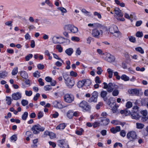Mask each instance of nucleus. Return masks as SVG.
Returning a JSON list of instances; mask_svg holds the SVG:
<instances>
[{"label":"nucleus","instance_id":"obj_63","mask_svg":"<svg viewBox=\"0 0 148 148\" xmlns=\"http://www.w3.org/2000/svg\"><path fill=\"white\" fill-rule=\"evenodd\" d=\"M37 67L39 69H42L44 68V66L41 64H39L38 65Z\"/></svg>","mask_w":148,"mask_h":148},{"label":"nucleus","instance_id":"obj_22","mask_svg":"<svg viewBox=\"0 0 148 148\" xmlns=\"http://www.w3.org/2000/svg\"><path fill=\"white\" fill-rule=\"evenodd\" d=\"M83 81L84 85L86 86H89L91 83V81L88 79H83Z\"/></svg>","mask_w":148,"mask_h":148},{"label":"nucleus","instance_id":"obj_44","mask_svg":"<svg viewBox=\"0 0 148 148\" xmlns=\"http://www.w3.org/2000/svg\"><path fill=\"white\" fill-rule=\"evenodd\" d=\"M40 73L38 71H36L33 73V75L35 77L38 78L40 77Z\"/></svg>","mask_w":148,"mask_h":148},{"label":"nucleus","instance_id":"obj_35","mask_svg":"<svg viewBox=\"0 0 148 148\" xmlns=\"http://www.w3.org/2000/svg\"><path fill=\"white\" fill-rule=\"evenodd\" d=\"M28 115L27 112H26L24 113L22 115V119L23 120H26Z\"/></svg>","mask_w":148,"mask_h":148},{"label":"nucleus","instance_id":"obj_19","mask_svg":"<svg viewBox=\"0 0 148 148\" xmlns=\"http://www.w3.org/2000/svg\"><path fill=\"white\" fill-rule=\"evenodd\" d=\"M73 52V50L72 48H69L66 49L65 51L66 53L68 56H70Z\"/></svg>","mask_w":148,"mask_h":148},{"label":"nucleus","instance_id":"obj_34","mask_svg":"<svg viewBox=\"0 0 148 148\" xmlns=\"http://www.w3.org/2000/svg\"><path fill=\"white\" fill-rule=\"evenodd\" d=\"M7 73L3 71L0 73V78H4L7 75Z\"/></svg>","mask_w":148,"mask_h":148},{"label":"nucleus","instance_id":"obj_28","mask_svg":"<svg viewBox=\"0 0 148 148\" xmlns=\"http://www.w3.org/2000/svg\"><path fill=\"white\" fill-rule=\"evenodd\" d=\"M84 85V84L83 80L81 81H79L77 84V86L79 88L82 87Z\"/></svg>","mask_w":148,"mask_h":148},{"label":"nucleus","instance_id":"obj_16","mask_svg":"<svg viewBox=\"0 0 148 148\" xmlns=\"http://www.w3.org/2000/svg\"><path fill=\"white\" fill-rule=\"evenodd\" d=\"M132 117V119H135L136 120L138 119L140 116L138 114V112H137L134 111L131 114Z\"/></svg>","mask_w":148,"mask_h":148},{"label":"nucleus","instance_id":"obj_38","mask_svg":"<svg viewBox=\"0 0 148 148\" xmlns=\"http://www.w3.org/2000/svg\"><path fill=\"white\" fill-rule=\"evenodd\" d=\"M52 88V87L49 85H46L44 86V90L46 91L50 90Z\"/></svg>","mask_w":148,"mask_h":148},{"label":"nucleus","instance_id":"obj_64","mask_svg":"<svg viewBox=\"0 0 148 148\" xmlns=\"http://www.w3.org/2000/svg\"><path fill=\"white\" fill-rule=\"evenodd\" d=\"M38 81L40 86H43L44 85V83L42 82V79L41 78L38 79Z\"/></svg>","mask_w":148,"mask_h":148},{"label":"nucleus","instance_id":"obj_50","mask_svg":"<svg viewBox=\"0 0 148 148\" xmlns=\"http://www.w3.org/2000/svg\"><path fill=\"white\" fill-rule=\"evenodd\" d=\"M33 57V55L32 54H29L28 55L26 56L25 58V59L26 61H29L30 58H32Z\"/></svg>","mask_w":148,"mask_h":148},{"label":"nucleus","instance_id":"obj_59","mask_svg":"<svg viewBox=\"0 0 148 148\" xmlns=\"http://www.w3.org/2000/svg\"><path fill=\"white\" fill-rule=\"evenodd\" d=\"M120 135L123 137H124L126 135V132L124 130H122L120 133Z\"/></svg>","mask_w":148,"mask_h":148},{"label":"nucleus","instance_id":"obj_56","mask_svg":"<svg viewBox=\"0 0 148 148\" xmlns=\"http://www.w3.org/2000/svg\"><path fill=\"white\" fill-rule=\"evenodd\" d=\"M53 54L54 58L60 60L62 63L64 62L63 60H62L60 58H59L57 54L55 53H53Z\"/></svg>","mask_w":148,"mask_h":148},{"label":"nucleus","instance_id":"obj_29","mask_svg":"<svg viewBox=\"0 0 148 148\" xmlns=\"http://www.w3.org/2000/svg\"><path fill=\"white\" fill-rule=\"evenodd\" d=\"M67 116L69 119H71L73 116V112L71 110H69L67 113Z\"/></svg>","mask_w":148,"mask_h":148},{"label":"nucleus","instance_id":"obj_23","mask_svg":"<svg viewBox=\"0 0 148 148\" xmlns=\"http://www.w3.org/2000/svg\"><path fill=\"white\" fill-rule=\"evenodd\" d=\"M107 71L108 74V77L110 78H111L112 77L113 75V73H114L113 70L111 69L108 68L107 70Z\"/></svg>","mask_w":148,"mask_h":148},{"label":"nucleus","instance_id":"obj_3","mask_svg":"<svg viewBox=\"0 0 148 148\" xmlns=\"http://www.w3.org/2000/svg\"><path fill=\"white\" fill-rule=\"evenodd\" d=\"M103 84L104 86L103 88L107 89V91L110 92H112L114 89H118L119 88V86L114 83H109L107 84L106 82H103Z\"/></svg>","mask_w":148,"mask_h":148},{"label":"nucleus","instance_id":"obj_6","mask_svg":"<svg viewBox=\"0 0 148 148\" xmlns=\"http://www.w3.org/2000/svg\"><path fill=\"white\" fill-rule=\"evenodd\" d=\"M63 76L65 80V83L67 86L69 88H72L75 84L73 79L68 77L67 79H66V78L64 75H63Z\"/></svg>","mask_w":148,"mask_h":148},{"label":"nucleus","instance_id":"obj_30","mask_svg":"<svg viewBox=\"0 0 148 148\" xmlns=\"http://www.w3.org/2000/svg\"><path fill=\"white\" fill-rule=\"evenodd\" d=\"M135 50L137 51H138L141 54L144 53V51L143 49L140 47H138L135 48Z\"/></svg>","mask_w":148,"mask_h":148},{"label":"nucleus","instance_id":"obj_27","mask_svg":"<svg viewBox=\"0 0 148 148\" xmlns=\"http://www.w3.org/2000/svg\"><path fill=\"white\" fill-rule=\"evenodd\" d=\"M130 92L132 94H135L136 95H138L139 93V90L136 89H132L130 90Z\"/></svg>","mask_w":148,"mask_h":148},{"label":"nucleus","instance_id":"obj_11","mask_svg":"<svg viewBox=\"0 0 148 148\" xmlns=\"http://www.w3.org/2000/svg\"><path fill=\"white\" fill-rule=\"evenodd\" d=\"M66 27L69 29L71 32L73 33H76L78 31V28L73 25H69L66 26Z\"/></svg>","mask_w":148,"mask_h":148},{"label":"nucleus","instance_id":"obj_26","mask_svg":"<svg viewBox=\"0 0 148 148\" xmlns=\"http://www.w3.org/2000/svg\"><path fill=\"white\" fill-rule=\"evenodd\" d=\"M6 104L8 105H10L11 103L12 99L11 98L8 96L6 97Z\"/></svg>","mask_w":148,"mask_h":148},{"label":"nucleus","instance_id":"obj_37","mask_svg":"<svg viewBox=\"0 0 148 148\" xmlns=\"http://www.w3.org/2000/svg\"><path fill=\"white\" fill-rule=\"evenodd\" d=\"M56 48L58 50L59 52L60 53H61L62 51L63 48L60 45H57L56 46Z\"/></svg>","mask_w":148,"mask_h":148},{"label":"nucleus","instance_id":"obj_55","mask_svg":"<svg viewBox=\"0 0 148 148\" xmlns=\"http://www.w3.org/2000/svg\"><path fill=\"white\" fill-rule=\"evenodd\" d=\"M45 55L49 57V60H51L52 59V57L50 56V54L48 50L45 51Z\"/></svg>","mask_w":148,"mask_h":148},{"label":"nucleus","instance_id":"obj_54","mask_svg":"<svg viewBox=\"0 0 148 148\" xmlns=\"http://www.w3.org/2000/svg\"><path fill=\"white\" fill-rule=\"evenodd\" d=\"M95 82L96 83L100 84L101 81L100 80V78L98 76H96L95 78Z\"/></svg>","mask_w":148,"mask_h":148},{"label":"nucleus","instance_id":"obj_1","mask_svg":"<svg viewBox=\"0 0 148 148\" xmlns=\"http://www.w3.org/2000/svg\"><path fill=\"white\" fill-rule=\"evenodd\" d=\"M100 28H96L93 29L92 32V35L94 37L98 38L100 35L103 34V31L106 32L108 31V28L106 26L100 24Z\"/></svg>","mask_w":148,"mask_h":148},{"label":"nucleus","instance_id":"obj_53","mask_svg":"<svg viewBox=\"0 0 148 148\" xmlns=\"http://www.w3.org/2000/svg\"><path fill=\"white\" fill-rule=\"evenodd\" d=\"M132 106V103L130 101L127 102L126 105V106L127 108H130Z\"/></svg>","mask_w":148,"mask_h":148},{"label":"nucleus","instance_id":"obj_15","mask_svg":"<svg viewBox=\"0 0 148 148\" xmlns=\"http://www.w3.org/2000/svg\"><path fill=\"white\" fill-rule=\"evenodd\" d=\"M115 14L118 17H122L123 16L121 10L119 8H116L114 9Z\"/></svg>","mask_w":148,"mask_h":148},{"label":"nucleus","instance_id":"obj_42","mask_svg":"<svg viewBox=\"0 0 148 148\" xmlns=\"http://www.w3.org/2000/svg\"><path fill=\"white\" fill-rule=\"evenodd\" d=\"M97 74L99 75H101L103 71L101 68V67H98L97 68Z\"/></svg>","mask_w":148,"mask_h":148},{"label":"nucleus","instance_id":"obj_40","mask_svg":"<svg viewBox=\"0 0 148 148\" xmlns=\"http://www.w3.org/2000/svg\"><path fill=\"white\" fill-rule=\"evenodd\" d=\"M59 145L61 147H62V146L64 145L65 143V141L64 140H59L58 141Z\"/></svg>","mask_w":148,"mask_h":148},{"label":"nucleus","instance_id":"obj_49","mask_svg":"<svg viewBox=\"0 0 148 148\" xmlns=\"http://www.w3.org/2000/svg\"><path fill=\"white\" fill-rule=\"evenodd\" d=\"M17 136L16 135H14L10 138L11 141L14 140V141H15L17 140Z\"/></svg>","mask_w":148,"mask_h":148},{"label":"nucleus","instance_id":"obj_25","mask_svg":"<svg viewBox=\"0 0 148 148\" xmlns=\"http://www.w3.org/2000/svg\"><path fill=\"white\" fill-rule=\"evenodd\" d=\"M121 78L125 81H127L129 80V77L126 75L123 74L121 77Z\"/></svg>","mask_w":148,"mask_h":148},{"label":"nucleus","instance_id":"obj_48","mask_svg":"<svg viewBox=\"0 0 148 148\" xmlns=\"http://www.w3.org/2000/svg\"><path fill=\"white\" fill-rule=\"evenodd\" d=\"M136 36L138 37H141L143 36V34L142 32L138 31L136 33Z\"/></svg>","mask_w":148,"mask_h":148},{"label":"nucleus","instance_id":"obj_20","mask_svg":"<svg viewBox=\"0 0 148 148\" xmlns=\"http://www.w3.org/2000/svg\"><path fill=\"white\" fill-rule=\"evenodd\" d=\"M60 38V37L58 36H54L52 38L53 42L54 44L60 43L58 39Z\"/></svg>","mask_w":148,"mask_h":148},{"label":"nucleus","instance_id":"obj_14","mask_svg":"<svg viewBox=\"0 0 148 148\" xmlns=\"http://www.w3.org/2000/svg\"><path fill=\"white\" fill-rule=\"evenodd\" d=\"M53 106L55 107L61 109L63 108V106L60 102L57 101H55L53 103Z\"/></svg>","mask_w":148,"mask_h":148},{"label":"nucleus","instance_id":"obj_8","mask_svg":"<svg viewBox=\"0 0 148 148\" xmlns=\"http://www.w3.org/2000/svg\"><path fill=\"white\" fill-rule=\"evenodd\" d=\"M79 106L83 110L88 111L90 109L91 107L85 101H83L79 104Z\"/></svg>","mask_w":148,"mask_h":148},{"label":"nucleus","instance_id":"obj_62","mask_svg":"<svg viewBox=\"0 0 148 148\" xmlns=\"http://www.w3.org/2000/svg\"><path fill=\"white\" fill-rule=\"evenodd\" d=\"M102 103L101 102H100L99 103L97 104V105L96 106V108L97 110L99 109L100 108V107L102 106Z\"/></svg>","mask_w":148,"mask_h":148},{"label":"nucleus","instance_id":"obj_13","mask_svg":"<svg viewBox=\"0 0 148 148\" xmlns=\"http://www.w3.org/2000/svg\"><path fill=\"white\" fill-rule=\"evenodd\" d=\"M101 122L102 123H101V125H108L110 122L109 119L105 117L101 118Z\"/></svg>","mask_w":148,"mask_h":148},{"label":"nucleus","instance_id":"obj_51","mask_svg":"<svg viewBox=\"0 0 148 148\" xmlns=\"http://www.w3.org/2000/svg\"><path fill=\"white\" fill-rule=\"evenodd\" d=\"M25 95L28 96H31L32 94V91L30 90L29 91H28L27 90L25 91Z\"/></svg>","mask_w":148,"mask_h":148},{"label":"nucleus","instance_id":"obj_31","mask_svg":"<svg viewBox=\"0 0 148 148\" xmlns=\"http://www.w3.org/2000/svg\"><path fill=\"white\" fill-rule=\"evenodd\" d=\"M58 9L61 11L62 13H66L67 10L66 9L63 7H60L58 8ZM62 15H64V14H62Z\"/></svg>","mask_w":148,"mask_h":148},{"label":"nucleus","instance_id":"obj_32","mask_svg":"<svg viewBox=\"0 0 148 148\" xmlns=\"http://www.w3.org/2000/svg\"><path fill=\"white\" fill-rule=\"evenodd\" d=\"M119 91L118 89H114L113 90L112 95L114 96H116L119 94Z\"/></svg>","mask_w":148,"mask_h":148},{"label":"nucleus","instance_id":"obj_18","mask_svg":"<svg viewBox=\"0 0 148 148\" xmlns=\"http://www.w3.org/2000/svg\"><path fill=\"white\" fill-rule=\"evenodd\" d=\"M20 75L22 77L26 79L28 77V75L27 73L25 71H22L20 72Z\"/></svg>","mask_w":148,"mask_h":148},{"label":"nucleus","instance_id":"obj_45","mask_svg":"<svg viewBox=\"0 0 148 148\" xmlns=\"http://www.w3.org/2000/svg\"><path fill=\"white\" fill-rule=\"evenodd\" d=\"M136 70L137 71H140L141 72H143L145 70V69L144 67H143L140 68L139 66L137 67L136 68Z\"/></svg>","mask_w":148,"mask_h":148},{"label":"nucleus","instance_id":"obj_24","mask_svg":"<svg viewBox=\"0 0 148 148\" xmlns=\"http://www.w3.org/2000/svg\"><path fill=\"white\" fill-rule=\"evenodd\" d=\"M66 125L64 123H62L58 125L56 127L57 130H63L65 127Z\"/></svg>","mask_w":148,"mask_h":148},{"label":"nucleus","instance_id":"obj_52","mask_svg":"<svg viewBox=\"0 0 148 148\" xmlns=\"http://www.w3.org/2000/svg\"><path fill=\"white\" fill-rule=\"evenodd\" d=\"M21 104L23 106H25L28 104V101L25 99H23L21 101Z\"/></svg>","mask_w":148,"mask_h":148},{"label":"nucleus","instance_id":"obj_58","mask_svg":"<svg viewBox=\"0 0 148 148\" xmlns=\"http://www.w3.org/2000/svg\"><path fill=\"white\" fill-rule=\"evenodd\" d=\"M97 97H96L94 96H92L90 98V100H91V101H93L95 102H96L97 101Z\"/></svg>","mask_w":148,"mask_h":148},{"label":"nucleus","instance_id":"obj_5","mask_svg":"<svg viewBox=\"0 0 148 148\" xmlns=\"http://www.w3.org/2000/svg\"><path fill=\"white\" fill-rule=\"evenodd\" d=\"M102 57L105 60L110 63L114 62L115 60V58L114 56L107 52L103 54Z\"/></svg>","mask_w":148,"mask_h":148},{"label":"nucleus","instance_id":"obj_33","mask_svg":"<svg viewBox=\"0 0 148 148\" xmlns=\"http://www.w3.org/2000/svg\"><path fill=\"white\" fill-rule=\"evenodd\" d=\"M136 128L138 129H142L143 128L144 125L142 123H136Z\"/></svg>","mask_w":148,"mask_h":148},{"label":"nucleus","instance_id":"obj_4","mask_svg":"<svg viewBox=\"0 0 148 148\" xmlns=\"http://www.w3.org/2000/svg\"><path fill=\"white\" fill-rule=\"evenodd\" d=\"M126 137L130 141H134L137 138V135L136 132L134 131H131L127 133Z\"/></svg>","mask_w":148,"mask_h":148},{"label":"nucleus","instance_id":"obj_17","mask_svg":"<svg viewBox=\"0 0 148 148\" xmlns=\"http://www.w3.org/2000/svg\"><path fill=\"white\" fill-rule=\"evenodd\" d=\"M100 24L97 23H89L88 25V26L89 27H90L94 29L96 28H100L99 26Z\"/></svg>","mask_w":148,"mask_h":148},{"label":"nucleus","instance_id":"obj_61","mask_svg":"<svg viewBox=\"0 0 148 148\" xmlns=\"http://www.w3.org/2000/svg\"><path fill=\"white\" fill-rule=\"evenodd\" d=\"M94 16H97L99 18L101 19V14L97 12H95L94 13Z\"/></svg>","mask_w":148,"mask_h":148},{"label":"nucleus","instance_id":"obj_41","mask_svg":"<svg viewBox=\"0 0 148 148\" xmlns=\"http://www.w3.org/2000/svg\"><path fill=\"white\" fill-rule=\"evenodd\" d=\"M114 75L116 77V78L117 80H120L121 79V77L119 75L117 71L114 72Z\"/></svg>","mask_w":148,"mask_h":148},{"label":"nucleus","instance_id":"obj_47","mask_svg":"<svg viewBox=\"0 0 148 148\" xmlns=\"http://www.w3.org/2000/svg\"><path fill=\"white\" fill-rule=\"evenodd\" d=\"M129 40L132 42H135L136 40L135 37L132 36H130L128 37Z\"/></svg>","mask_w":148,"mask_h":148},{"label":"nucleus","instance_id":"obj_60","mask_svg":"<svg viewBox=\"0 0 148 148\" xmlns=\"http://www.w3.org/2000/svg\"><path fill=\"white\" fill-rule=\"evenodd\" d=\"M70 75L71 76L74 77H76L77 75V73L73 71H71L70 72Z\"/></svg>","mask_w":148,"mask_h":148},{"label":"nucleus","instance_id":"obj_36","mask_svg":"<svg viewBox=\"0 0 148 148\" xmlns=\"http://www.w3.org/2000/svg\"><path fill=\"white\" fill-rule=\"evenodd\" d=\"M18 73V67H16L14 68L12 71V74L13 75H15Z\"/></svg>","mask_w":148,"mask_h":148},{"label":"nucleus","instance_id":"obj_43","mask_svg":"<svg viewBox=\"0 0 148 148\" xmlns=\"http://www.w3.org/2000/svg\"><path fill=\"white\" fill-rule=\"evenodd\" d=\"M83 130L81 128L79 130H76L75 132L78 135H81L82 134V132H83Z\"/></svg>","mask_w":148,"mask_h":148},{"label":"nucleus","instance_id":"obj_57","mask_svg":"<svg viewBox=\"0 0 148 148\" xmlns=\"http://www.w3.org/2000/svg\"><path fill=\"white\" fill-rule=\"evenodd\" d=\"M81 51L79 48H78L75 51V54L77 56L80 55L81 53Z\"/></svg>","mask_w":148,"mask_h":148},{"label":"nucleus","instance_id":"obj_2","mask_svg":"<svg viewBox=\"0 0 148 148\" xmlns=\"http://www.w3.org/2000/svg\"><path fill=\"white\" fill-rule=\"evenodd\" d=\"M109 32L116 38H120L121 36V34L119 31L117 27L114 25H112L109 26L108 29Z\"/></svg>","mask_w":148,"mask_h":148},{"label":"nucleus","instance_id":"obj_39","mask_svg":"<svg viewBox=\"0 0 148 148\" xmlns=\"http://www.w3.org/2000/svg\"><path fill=\"white\" fill-rule=\"evenodd\" d=\"M82 12L84 13L85 14L87 15L88 16H90L91 15V14L90 12H89L87 11L85 9H83L82 10Z\"/></svg>","mask_w":148,"mask_h":148},{"label":"nucleus","instance_id":"obj_10","mask_svg":"<svg viewBox=\"0 0 148 148\" xmlns=\"http://www.w3.org/2000/svg\"><path fill=\"white\" fill-rule=\"evenodd\" d=\"M108 104L111 107H112V111L113 113L116 112L117 111V108L119 106H116V103L115 102L111 103L110 101H109Z\"/></svg>","mask_w":148,"mask_h":148},{"label":"nucleus","instance_id":"obj_9","mask_svg":"<svg viewBox=\"0 0 148 148\" xmlns=\"http://www.w3.org/2000/svg\"><path fill=\"white\" fill-rule=\"evenodd\" d=\"M74 97L68 94H65L64 96V99L65 102L71 103L74 100Z\"/></svg>","mask_w":148,"mask_h":148},{"label":"nucleus","instance_id":"obj_12","mask_svg":"<svg viewBox=\"0 0 148 148\" xmlns=\"http://www.w3.org/2000/svg\"><path fill=\"white\" fill-rule=\"evenodd\" d=\"M12 96L13 99L17 100L21 99L22 95L21 93L19 92H17L12 94Z\"/></svg>","mask_w":148,"mask_h":148},{"label":"nucleus","instance_id":"obj_46","mask_svg":"<svg viewBox=\"0 0 148 148\" xmlns=\"http://www.w3.org/2000/svg\"><path fill=\"white\" fill-rule=\"evenodd\" d=\"M101 125V123L98 122H95L93 123V127L96 128L97 127Z\"/></svg>","mask_w":148,"mask_h":148},{"label":"nucleus","instance_id":"obj_7","mask_svg":"<svg viewBox=\"0 0 148 148\" xmlns=\"http://www.w3.org/2000/svg\"><path fill=\"white\" fill-rule=\"evenodd\" d=\"M45 128L42 127L39 125H35L32 127V130L34 134H38L39 131L42 132L45 130Z\"/></svg>","mask_w":148,"mask_h":148},{"label":"nucleus","instance_id":"obj_21","mask_svg":"<svg viewBox=\"0 0 148 148\" xmlns=\"http://www.w3.org/2000/svg\"><path fill=\"white\" fill-rule=\"evenodd\" d=\"M107 94V92L106 91H103L101 92V96L103 98L104 100L105 101H106L107 99V98L106 97Z\"/></svg>","mask_w":148,"mask_h":148}]
</instances>
